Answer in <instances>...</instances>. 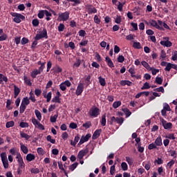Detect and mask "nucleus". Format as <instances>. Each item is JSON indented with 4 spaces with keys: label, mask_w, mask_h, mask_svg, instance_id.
<instances>
[{
    "label": "nucleus",
    "mask_w": 177,
    "mask_h": 177,
    "mask_svg": "<svg viewBox=\"0 0 177 177\" xmlns=\"http://www.w3.org/2000/svg\"><path fill=\"white\" fill-rule=\"evenodd\" d=\"M10 15L11 16H12V17H14L13 21H15V23H21V20L26 19V17H24L21 14H19L17 12H10Z\"/></svg>",
    "instance_id": "f257e3e1"
},
{
    "label": "nucleus",
    "mask_w": 177,
    "mask_h": 177,
    "mask_svg": "<svg viewBox=\"0 0 177 177\" xmlns=\"http://www.w3.org/2000/svg\"><path fill=\"white\" fill-rule=\"evenodd\" d=\"M0 157L5 169H8V168H9V161L8 160V155H6V152L0 153Z\"/></svg>",
    "instance_id": "f03ea898"
},
{
    "label": "nucleus",
    "mask_w": 177,
    "mask_h": 177,
    "mask_svg": "<svg viewBox=\"0 0 177 177\" xmlns=\"http://www.w3.org/2000/svg\"><path fill=\"white\" fill-rule=\"evenodd\" d=\"M70 17V12L68 11H66L64 12H61L59 14L57 20L59 21H67Z\"/></svg>",
    "instance_id": "7ed1b4c3"
},
{
    "label": "nucleus",
    "mask_w": 177,
    "mask_h": 177,
    "mask_svg": "<svg viewBox=\"0 0 177 177\" xmlns=\"http://www.w3.org/2000/svg\"><path fill=\"white\" fill-rule=\"evenodd\" d=\"M88 114L91 117L95 118V117H97L100 114V110L99 108L94 106L90 109Z\"/></svg>",
    "instance_id": "20e7f679"
},
{
    "label": "nucleus",
    "mask_w": 177,
    "mask_h": 177,
    "mask_svg": "<svg viewBox=\"0 0 177 177\" xmlns=\"http://www.w3.org/2000/svg\"><path fill=\"white\" fill-rule=\"evenodd\" d=\"M16 158L19 163V169H24V168L26 167V164H24V161H23L21 154H20V153H17Z\"/></svg>",
    "instance_id": "39448f33"
},
{
    "label": "nucleus",
    "mask_w": 177,
    "mask_h": 177,
    "mask_svg": "<svg viewBox=\"0 0 177 177\" xmlns=\"http://www.w3.org/2000/svg\"><path fill=\"white\" fill-rule=\"evenodd\" d=\"M149 26H151V27H153L154 28H156V30H160V31H164V28L162 26H160V24H158V22L154 19H150L149 21Z\"/></svg>",
    "instance_id": "423d86ee"
},
{
    "label": "nucleus",
    "mask_w": 177,
    "mask_h": 177,
    "mask_svg": "<svg viewBox=\"0 0 177 177\" xmlns=\"http://www.w3.org/2000/svg\"><path fill=\"white\" fill-rule=\"evenodd\" d=\"M160 120L165 129H172V123L167 122L166 120L162 118H160Z\"/></svg>",
    "instance_id": "0eeeda50"
},
{
    "label": "nucleus",
    "mask_w": 177,
    "mask_h": 177,
    "mask_svg": "<svg viewBox=\"0 0 177 177\" xmlns=\"http://www.w3.org/2000/svg\"><path fill=\"white\" fill-rule=\"evenodd\" d=\"M91 136H92L90 133H88L86 136H82V138L78 143V146H81V145H84V143H85V142H88L89 140V139H91Z\"/></svg>",
    "instance_id": "6e6552de"
},
{
    "label": "nucleus",
    "mask_w": 177,
    "mask_h": 177,
    "mask_svg": "<svg viewBox=\"0 0 177 177\" xmlns=\"http://www.w3.org/2000/svg\"><path fill=\"white\" fill-rule=\"evenodd\" d=\"M83 92H84V84L79 83L75 91V95L77 96H80V95L82 94Z\"/></svg>",
    "instance_id": "1a4fd4ad"
},
{
    "label": "nucleus",
    "mask_w": 177,
    "mask_h": 177,
    "mask_svg": "<svg viewBox=\"0 0 177 177\" xmlns=\"http://www.w3.org/2000/svg\"><path fill=\"white\" fill-rule=\"evenodd\" d=\"M88 149H82V150L80 151L77 154V158L79 160H82V158H84V156H86V154H88Z\"/></svg>",
    "instance_id": "9d476101"
},
{
    "label": "nucleus",
    "mask_w": 177,
    "mask_h": 177,
    "mask_svg": "<svg viewBox=\"0 0 177 177\" xmlns=\"http://www.w3.org/2000/svg\"><path fill=\"white\" fill-rule=\"evenodd\" d=\"M165 39H167L166 41H160V44L162 46H166V48H171L172 46V42L169 41V38L165 37Z\"/></svg>",
    "instance_id": "9b49d317"
},
{
    "label": "nucleus",
    "mask_w": 177,
    "mask_h": 177,
    "mask_svg": "<svg viewBox=\"0 0 177 177\" xmlns=\"http://www.w3.org/2000/svg\"><path fill=\"white\" fill-rule=\"evenodd\" d=\"M155 145L157 147H161L162 146V138H161V136H159L154 141Z\"/></svg>",
    "instance_id": "f8f14e48"
},
{
    "label": "nucleus",
    "mask_w": 177,
    "mask_h": 177,
    "mask_svg": "<svg viewBox=\"0 0 177 177\" xmlns=\"http://www.w3.org/2000/svg\"><path fill=\"white\" fill-rule=\"evenodd\" d=\"M171 68H174V70H176V65L171 63H167L166 65V68H165V71H171Z\"/></svg>",
    "instance_id": "ddd939ff"
},
{
    "label": "nucleus",
    "mask_w": 177,
    "mask_h": 177,
    "mask_svg": "<svg viewBox=\"0 0 177 177\" xmlns=\"http://www.w3.org/2000/svg\"><path fill=\"white\" fill-rule=\"evenodd\" d=\"M12 85L14 86V97L16 99V97H17L20 93V88L17 87L16 84H12Z\"/></svg>",
    "instance_id": "4468645a"
},
{
    "label": "nucleus",
    "mask_w": 177,
    "mask_h": 177,
    "mask_svg": "<svg viewBox=\"0 0 177 177\" xmlns=\"http://www.w3.org/2000/svg\"><path fill=\"white\" fill-rule=\"evenodd\" d=\"M158 23L160 25V27H164L166 30H169L171 31V28L165 22H162L161 20H158Z\"/></svg>",
    "instance_id": "2eb2a0df"
},
{
    "label": "nucleus",
    "mask_w": 177,
    "mask_h": 177,
    "mask_svg": "<svg viewBox=\"0 0 177 177\" xmlns=\"http://www.w3.org/2000/svg\"><path fill=\"white\" fill-rule=\"evenodd\" d=\"M21 150L24 153V154H27L28 153V148L23 142H21L20 144Z\"/></svg>",
    "instance_id": "dca6fc26"
},
{
    "label": "nucleus",
    "mask_w": 177,
    "mask_h": 177,
    "mask_svg": "<svg viewBox=\"0 0 177 177\" xmlns=\"http://www.w3.org/2000/svg\"><path fill=\"white\" fill-rule=\"evenodd\" d=\"M100 133H102V129H97L93 134V139H97L100 136Z\"/></svg>",
    "instance_id": "f3484780"
},
{
    "label": "nucleus",
    "mask_w": 177,
    "mask_h": 177,
    "mask_svg": "<svg viewBox=\"0 0 177 177\" xmlns=\"http://www.w3.org/2000/svg\"><path fill=\"white\" fill-rule=\"evenodd\" d=\"M35 160V155L32 153H28L26 155V160L28 162H30V161H34Z\"/></svg>",
    "instance_id": "a211bd4d"
},
{
    "label": "nucleus",
    "mask_w": 177,
    "mask_h": 177,
    "mask_svg": "<svg viewBox=\"0 0 177 177\" xmlns=\"http://www.w3.org/2000/svg\"><path fill=\"white\" fill-rule=\"evenodd\" d=\"M105 61L106 62L109 67H110L111 68H113V67H114V64L113 63V61H111V59H110V57H106Z\"/></svg>",
    "instance_id": "6ab92c4d"
},
{
    "label": "nucleus",
    "mask_w": 177,
    "mask_h": 177,
    "mask_svg": "<svg viewBox=\"0 0 177 177\" xmlns=\"http://www.w3.org/2000/svg\"><path fill=\"white\" fill-rule=\"evenodd\" d=\"M78 142H80V136H75L74 141L73 140H71V146H75Z\"/></svg>",
    "instance_id": "aec40b11"
},
{
    "label": "nucleus",
    "mask_w": 177,
    "mask_h": 177,
    "mask_svg": "<svg viewBox=\"0 0 177 177\" xmlns=\"http://www.w3.org/2000/svg\"><path fill=\"white\" fill-rule=\"evenodd\" d=\"M41 74L40 72L39 71L38 69H35L33 70L31 73H30V77H32V78H37V76L38 75Z\"/></svg>",
    "instance_id": "412c9836"
},
{
    "label": "nucleus",
    "mask_w": 177,
    "mask_h": 177,
    "mask_svg": "<svg viewBox=\"0 0 177 177\" xmlns=\"http://www.w3.org/2000/svg\"><path fill=\"white\" fill-rule=\"evenodd\" d=\"M165 139H168L170 140H175V139H176V138H175V134H174L172 133L166 134L165 136Z\"/></svg>",
    "instance_id": "4be33fe9"
},
{
    "label": "nucleus",
    "mask_w": 177,
    "mask_h": 177,
    "mask_svg": "<svg viewBox=\"0 0 177 177\" xmlns=\"http://www.w3.org/2000/svg\"><path fill=\"white\" fill-rule=\"evenodd\" d=\"M21 104L26 106H28L30 104V99H28L27 97H24L21 102Z\"/></svg>",
    "instance_id": "5701e85b"
},
{
    "label": "nucleus",
    "mask_w": 177,
    "mask_h": 177,
    "mask_svg": "<svg viewBox=\"0 0 177 177\" xmlns=\"http://www.w3.org/2000/svg\"><path fill=\"white\" fill-rule=\"evenodd\" d=\"M24 80L25 84H26V85H28V86H31V85H32V83L31 82V80L27 77V76L26 75L24 76Z\"/></svg>",
    "instance_id": "b1692460"
},
{
    "label": "nucleus",
    "mask_w": 177,
    "mask_h": 177,
    "mask_svg": "<svg viewBox=\"0 0 177 177\" xmlns=\"http://www.w3.org/2000/svg\"><path fill=\"white\" fill-rule=\"evenodd\" d=\"M20 136H21V138L26 139V140H28V139H30V136H28V134H27L23 131L20 132Z\"/></svg>",
    "instance_id": "393cba45"
},
{
    "label": "nucleus",
    "mask_w": 177,
    "mask_h": 177,
    "mask_svg": "<svg viewBox=\"0 0 177 177\" xmlns=\"http://www.w3.org/2000/svg\"><path fill=\"white\" fill-rule=\"evenodd\" d=\"M35 115H36L37 120H39V121H41L42 120V115L41 114V112H39V111L35 109Z\"/></svg>",
    "instance_id": "a878e982"
},
{
    "label": "nucleus",
    "mask_w": 177,
    "mask_h": 177,
    "mask_svg": "<svg viewBox=\"0 0 177 177\" xmlns=\"http://www.w3.org/2000/svg\"><path fill=\"white\" fill-rule=\"evenodd\" d=\"M45 15H46V20L49 21L50 20V17H52V13H50L47 10H45Z\"/></svg>",
    "instance_id": "bb28decb"
},
{
    "label": "nucleus",
    "mask_w": 177,
    "mask_h": 177,
    "mask_svg": "<svg viewBox=\"0 0 177 177\" xmlns=\"http://www.w3.org/2000/svg\"><path fill=\"white\" fill-rule=\"evenodd\" d=\"M98 80L102 86H106V80L104 78L102 77V76H100Z\"/></svg>",
    "instance_id": "cd10ccee"
},
{
    "label": "nucleus",
    "mask_w": 177,
    "mask_h": 177,
    "mask_svg": "<svg viewBox=\"0 0 177 177\" xmlns=\"http://www.w3.org/2000/svg\"><path fill=\"white\" fill-rule=\"evenodd\" d=\"M142 66L147 68V70L149 71L151 70V67H150V65H149V63H147L146 61H142L141 62Z\"/></svg>",
    "instance_id": "c85d7f7f"
},
{
    "label": "nucleus",
    "mask_w": 177,
    "mask_h": 177,
    "mask_svg": "<svg viewBox=\"0 0 177 177\" xmlns=\"http://www.w3.org/2000/svg\"><path fill=\"white\" fill-rule=\"evenodd\" d=\"M30 97H29V100H31L33 102V103H35L37 102V100L35 99V95H34V93L32 91H30L29 93Z\"/></svg>",
    "instance_id": "c756f323"
},
{
    "label": "nucleus",
    "mask_w": 177,
    "mask_h": 177,
    "mask_svg": "<svg viewBox=\"0 0 177 177\" xmlns=\"http://www.w3.org/2000/svg\"><path fill=\"white\" fill-rule=\"evenodd\" d=\"M59 117V114H55L53 116H50V122H56V121H57V118Z\"/></svg>",
    "instance_id": "7c9ffc66"
},
{
    "label": "nucleus",
    "mask_w": 177,
    "mask_h": 177,
    "mask_svg": "<svg viewBox=\"0 0 177 177\" xmlns=\"http://www.w3.org/2000/svg\"><path fill=\"white\" fill-rule=\"evenodd\" d=\"M46 140L48 142H50V143H52L53 145H55L56 143V140L52 138L51 136H47Z\"/></svg>",
    "instance_id": "2f4dec72"
},
{
    "label": "nucleus",
    "mask_w": 177,
    "mask_h": 177,
    "mask_svg": "<svg viewBox=\"0 0 177 177\" xmlns=\"http://www.w3.org/2000/svg\"><path fill=\"white\" fill-rule=\"evenodd\" d=\"M37 16L39 19H44V17L45 16V10H39Z\"/></svg>",
    "instance_id": "473e14b6"
},
{
    "label": "nucleus",
    "mask_w": 177,
    "mask_h": 177,
    "mask_svg": "<svg viewBox=\"0 0 177 177\" xmlns=\"http://www.w3.org/2000/svg\"><path fill=\"white\" fill-rule=\"evenodd\" d=\"M42 38H48V32L46 29H43V30L39 33Z\"/></svg>",
    "instance_id": "72a5a7b5"
},
{
    "label": "nucleus",
    "mask_w": 177,
    "mask_h": 177,
    "mask_svg": "<svg viewBox=\"0 0 177 177\" xmlns=\"http://www.w3.org/2000/svg\"><path fill=\"white\" fill-rule=\"evenodd\" d=\"M44 98L46 99L47 103H49L50 102V99H52V92L48 93Z\"/></svg>",
    "instance_id": "f704fd0d"
},
{
    "label": "nucleus",
    "mask_w": 177,
    "mask_h": 177,
    "mask_svg": "<svg viewBox=\"0 0 177 177\" xmlns=\"http://www.w3.org/2000/svg\"><path fill=\"white\" fill-rule=\"evenodd\" d=\"M121 168H122V171H128V165L127 164V162H122Z\"/></svg>",
    "instance_id": "c9c22d12"
},
{
    "label": "nucleus",
    "mask_w": 177,
    "mask_h": 177,
    "mask_svg": "<svg viewBox=\"0 0 177 177\" xmlns=\"http://www.w3.org/2000/svg\"><path fill=\"white\" fill-rule=\"evenodd\" d=\"M32 24L33 27H38L39 26V20L38 19H35L32 21Z\"/></svg>",
    "instance_id": "e433bc0d"
},
{
    "label": "nucleus",
    "mask_w": 177,
    "mask_h": 177,
    "mask_svg": "<svg viewBox=\"0 0 177 177\" xmlns=\"http://www.w3.org/2000/svg\"><path fill=\"white\" fill-rule=\"evenodd\" d=\"M122 111L124 113L127 118L129 117L131 115V114H132V113L130 112L129 109H122Z\"/></svg>",
    "instance_id": "4c0bfd02"
},
{
    "label": "nucleus",
    "mask_w": 177,
    "mask_h": 177,
    "mask_svg": "<svg viewBox=\"0 0 177 177\" xmlns=\"http://www.w3.org/2000/svg\"><path fill=\"white\" fill-rule=\"evenodd\" d=\"M112 106L113 109H118L121 106V101L114 102Z\"/></svg>",
    "instance_id": "58836bf2"
},
{
    "label": "nucleus",
    "mask_w": 177,
    "mask_h": 177,
    "mask_svg": "<svg viewBox=\"0 0 177 177\" xmlns=\"http://www.w3.org/2000/svg\"><path fill=\"white\" fill-rule=\"evenodd\" d=\"M106 114H104L102 116L101 125H102V127H106Z\"/></svg>",
    "instance_id": "ea45409f"
},
{
    "label": "nucleus",
    "mask_w": 177,
    "mask_h": 177,
    "mask_svg": "<svg viewBox=\"0 0 177 177\" xmlns=\"http://www.w3.org/2000/svg\"><path fill=\"white\" fill-rule=\"evenodd\" d=\"M163 110H165L166 111H171V106H169V104L167 103H165L163 104Z\"/></svg>",
    "instance_id": "a19ab883"
},
{
    "label": "nucleus",
    "mask_w": 177,
    "mask_h": 177,
    "mask_svg": "<svg viewBox=\"0 0 177 177\" xmlns=\"http://www.w3.org/2000/svg\"><path fill=\"white\" fill-rule=\"evenodd\" d=\"M149 71H151L152 75H156V74H157V73H160V69H156L154 68H151V69H149Z\"/></svg>",
    "instance_id": "79ce46f5"
},
{
    "label": "nucleus",
    "mask_w": 177,
    "mask_h": 177,
    "mask_svg": "<svg viewBox=\"0 0 177 177\" xmlns=\"http://www.w3.org/2000/svg\"><path fill=\"white\" fill-rule=\"evenodd\" d=\"M77 167H78V162H75L73 165H71V166H69V169H70V171H74V169H75V168H77Z\"/></svg>",
    "instance_id": "37998d69"
},
{
    "label": "nucleus",
    "mask_w": 177,
    "mask_h": 177,
    "mask_svg": "<svg viewBox=\"0 0 177 177\" xmlns=\"http://www.w3.org/2000/svg\"><path fill=\"white\" fill-rule=\"evenodd\" d=\"M6 128H12V127H15V122L14 121H10L8 122L6 124Z\"/></svg>",
    "instance_id": "c03bdc74"
},
{
    "label": "nucleus",
    "mask_w": 177,
    "mask_h": 177,
    "mask_svg": "<svg viewBox=\"0 0 177 177\" xmlns=\"http://www.w3.org/2000/svg\"><path fill=\"white\" fill-rule=\"evenodd\" d=\"M53 103H61L60 97L55 96L52 99Z\"/></svg>",
    "instance_id": "a18cd8bd"
},
{
    "label": "nucleus",
    "mask_w": 177,
    "mask_h": 177,
    "mask_svg": "<svg viewBox=\"0 0 177 177\" xmlns=\"http://www.w3.org/2000/svg\"><path fill=\"white\" fill-rule=\"evenodd\" d=\"M81 66V59H77L76 62L73 64V68L80 67Z\"/></svg>",
    "instance_id": "49530a36"
},
{
    "label": "nucleus",
    "mask_w": 177,
    "mask_h": 177,
    "mask_svg": "<svg viewBox=\"0 0 177 177\" xmlns=\"http://www.w3.org/2000/svg\"><path fill=\"white\" fill-rule=\"evenodd\" d=\"M26 105H23V104H21L20 107H19V113H23L26 111Z\"/></svg>",
    "instance_id": "de8ad7c7"
},
{
    "label": "nucleus",
    "mask_w": 177,
    "mask_h": 177,
    "mask_svg": "<svg viewBox=\"0 0 177 177\" xmlns=\"http://www.w3.org/2000/svg\"><path fill=\"white\" fill-rule=\"evenodd\" d=\"M144 167L147 171H149L151 168V163L149 161L145 164Z\"/></svg>",
    "instance_id": "09e8293b"
},
{
    "label": "nucleus",
    "mask_w": 177,
    "mask_h": 177,
    "mask_svg": "<svg viewBox=\"0 0 177 177\" xmlns=\"http://www.w3.org/2000/svg\"><path fill=\"white\" fill-rule=\"evenodd\" d=\"M37 153L39 156H44L45 154V151L41 147L37 148Z\"/></svg>",
    "instance_id": "8fccbe9b"
},
{
    "label": "nucleus",
    "mask_w": 177,
    "mask_h": 177,
    "mask_svg": "<svg viewBox=\"0 0 177 177\" xmlns=\"http://www.w3.org/2000/svg\"><path fill=\"white\" fill-rule=\"evenodd\" d=\"M45 64H46V62H42L41 66H40L39 69H37L40 73L44 71V68H45Z\"/></svg>",
    "instance_id": "3c124183"
},
{
    "label": "nucleus",
    "mask_w": 177,
    "mask_h": 177,
    "mask_svg": "<svg viewBox=\"0 0 177 177\" xmlns=\"http://www.w3.org/2000/svg\"><path fill=\"white\" fill-rule=\"evenodd\" d=\"M121 21H122L121 17L117 15L115 18V23H116V24H120Z\"/></svg>",
    "instance_id": "603ef678"
},
{
    "label": "nucleus",
    "mask_w": 177,
    "mask_h": 177,
    "mask_svg": "<svg viewBox=\"0 0 177 177\" xmlns=\"http://www.w3.org/2000/svg\"><path fill=\"white\" fill-rule=\"evenodd\" d=\"M153 149H157V147L155 143H151L148 145L149 150H153Z\"/></svg>",
    "instance_id": "864d4df0"
},
{
    "label": "nucleus",
    "mask_w": 177,
    "mask_h": 177,
    "mask_svg": "<svg viewBox=\"0 0 177 177\" xmlns=\"http://www.w3.org/2000/svg\"><path fill=\"white\" fill-rule=\"evenodd\" d=\"M133 46L135 48V49H140L142 48V46L139 42H134Z\"/></svg>",
    "instance_id": "5fc2aeb1"
},
{
    "label": "nucleus",
    "mask_w": 177,
    "mask_h": 177,
    "mask_svg": "<svg viewBox=\"0 0 177 177\" xmlns=\"http://www.w3.org/2000/svg\"><path fill=\"white\" fill-rule=\"evenodd\" d=\"M160 57V59H162V60H164V59H165V57H167V53H165V51L164 50H161Z\"/></svg>",
    "instance_id": "6e6d98bb"
},
{
    "label": "nucleus",
    "mask_w": 177,
    "mask_h": 177,
    "mask_svg": "<svg viewBox=\"0 0 177 177\" xmlns=\"http://www.w3.org/2000/svg\"><path fill=\"white\" fill-rule=\"evenodd\" d=\"M42 93V91L39 88H35V94L36 96L39 97L41 96V94Z\"/></svg>",
    "instance_id": "4d7b16f0"
},
{
    "label": "nucleus",
    "mask_w": 177,
    "mask_h": 177,
    "mask_svg": "<svg viewBox=\"0 0 177 177\" xmlns=\"http://www.w3.org/2000/svg\"><path fill=\"white\" fill-rule=\"evenodd\" d=\"M141 89H150V84L147 82H145L142 86Z\"/></svg>",
    "instance_id": "13d9d810"
},
{
    "label": "nucleus",
    "mask_w": 177,
    "mask_h": 177,
    "mask_svg": "<svg viewBox=\"0 0 177 177\" xmlns=\"http://www.w3.org/2000/svg\"><path fill=\"white\" fill-rule=\"evenodd\" d=\"M116 122L120 124V125H122L124 123V119L122 118H116Z\"/></svg>",
    "instance_id": "bf43d9fd"
},
{
    "label": "nucleus",
    "mask_w": 177,
    "mask_h": 177,
    "mask_svg": "<svg viewBox=\"0 0 177 177\" xmlns=\"http://www.w3.org/2000/svg\"><path fill=\"white\" fill-rule=\"evenodd\" d=\"M93 19L95 24H100V19H99L97 15H95Z\"/></svg>",
    "instance_id": "052dcab7"
},
{
    "label": "nucleus",
    "mask_w": 177,
    "mask_h": 177,
    "mask_svg": "<svg viewBox=\"0 0 177 177\" xmlns=\"http://www.w3.org/2000/svg\"><path fill=\"white\" fill-rule=\"evenodd\" d=\"M28 39L26 37H23L21 40V45H26V44H28Z\"/></svg>",
    "instance_id": "680f3d73"
},
{
    "label": "nucleus",
    "mask_w": 177,
    "mask_h": 177,
    "mask_svg": "<svg viewBox=\"0 0 177 177\" xmlns=\"http://www.w3.org/2000/svg\"><path fill=\"white\" fill-rule=\"evenodd\" d=\"M125 60V57H124L123 55H119L118 57V63H123V62Z\"/></svg>",
    "instance_id": "e2e57ef3"
},
{
    "label": "nucleus",
    "mask_w": 177,
    "mask_h": 177,
    "mask_svg": "<svg viewBox=\"0 0 177 177\" xmlns=\"http://www.w3.org/2000/svg\"><path fill=\"white\" fill-rule=\"evenodd\" d=\"M32 122L33 124V125H35V127H37L41 122H38V120L37 119H35V118L32 119Z\"/></svg>",
    "instance_id": "0e129e2a"
},
{
    "label": "nucleus",
    "mask_w": 177,
    "mask_h": 177,
    "mask_svg": "<svg viewBox=\"0 0 177 177\" xmlns=\"http://www.w3.org/2000/svg\"><path fill=\"white\" fill-rule=\"evenodd\" d=\"M156 84H158V85H161L162 84V78L156 77Z\"/></svg>",
    "instance_id": "69168bd1"
},
{
    "label": "nucleus",
    "mask_w": 177,
    "mask_h": 177,
    "mask_svg": "<svg viewBox=\"0 0 177 177\" xmlns=\"http://www.w3.org/2000/svg\"><path fill=\"white\" fill-rule=\"evenodd\" d=\"M64 30V24H59V26H58V31L59 32H62V31Z\"/></svg>",
    "instance_id": "338daca9"
},
{
    "label": "nucleus",
    "mask_w": 177,
    "mask_h": 177,
    "mask_svg": "<svg viewBox=\"0 0 177 177\" xmlns=\"http://www.w3.org/2000/svg\"><path fill=\"white\" fill-rule=\"evenodd\" d=\"M171 60H174V62H175V60H177V51H174L171 57Z\"/></svg>",
    "instance_id": "774afa93"
}]
</instances>
